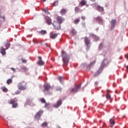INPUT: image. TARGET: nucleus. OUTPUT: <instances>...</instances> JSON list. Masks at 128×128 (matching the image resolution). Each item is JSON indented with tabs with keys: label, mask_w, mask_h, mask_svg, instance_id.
Wrapping results in <instances>:
<instances>
[{
	"label": "nucleus",
	"mask_w": 128,
	"mask_h": 128,
	"mask_svg": "<svg viewBox=\"0 0 128 128\" xmlns=\"http://www.w3.org/2000/svg\"><path fill=\"white\" fill-rule=\"evenodd\" d=\"M80 88V84L78 85L76 87L72 89L71 92H78V90Z\"/></svg>",
	"instance_id": "0eeeda50"
},
{
	"label": "nucleus",
	"mask_w": 128,
	"mask_h": 128,
	"mask_svg": "<svg viewBox=\"0 0 128 128\" xmlns=\"http://www.w3.org/2000/svg\"><path fill=\"white\" fill-rule=\"evenodd\" d=\"M40 102H42V104H46V100L44 98H42L40 99Z\"/></svg>",
	"instance_id": "473e14b6"
},
{
	"label": "nucleus",
	"mask_w": 128,
	"mask_h": 128,
	"mask_svg": "<svg viewBox=\"0 0 128 128\" xmlns=\"http://www.w3.org/2000/svg\"><path fill=\"white\" fill-rule=\"evenodd\" d=\"M42 114H44V111L42 110H40L39 112H38L35 115V118H36V120H40Z\"/></svg>",
	"instance_id": "423d86ee"
},
{
	"label": "nucleus",
	"mask_w": 128,
	"mask_h": 128,
	"mask_svg": "<svg viewBox=\"0 0 128 128\" xmlns=\"http://www.w3.org/2000/svg\"><path fill=\"white\" fill-rule=\"evenodd\" d=\"M92 2H96V0H90Z\"/></svg>",
	"instance_id": "864d4df0"
},
{
	"label": "nucleus",
	"mask_w": 128,
	"mask_h": 128,
	"mask_svg": "<svg viewBox=\"0 0 128 128\" xmlns=\"http://www.w3.org/2000/svg\"><path fill=\"white\" fill-rule=\"evenodd\" d=\"M22 69L24 70L25 72H26V70H27V68L26 67L23 68Z\"/></svg>",
	"instance_id": "de8ad7c7"
},
{
	"label": "nucleus",
	"mask_w": 128,
	"mask_h": 128,
	"mask_svg": "<svg viewBox=\"0 0 128 128\" xmlns=\"http://www.w3.org/2000/svg\"><path fill=\"white\" fill-rule=\"evenodd\" d=\"M44 92H45L46 90L48 92V90H50V88H52V86L48 84H46L44 86Z\"/></svg>",
	"instance_id": "9d476101"
},
{
	"label": "nucleus",
	"mask_w": 128,
	"mask_h": 128,
	"mask_svg": "<svg viewBox=\"0 0 128 128\" xmlns=\"http://www.w3.org/2000/svg\"><path fill=\"white\" fill-rule=\"evenodd\" d=\"M46 22L47 24H48L49 26L52 24V19L48 16H46Z\"/></svg>",
	"instance_id": "9b49d317"
},
{
	"label": "nucleus",
	"mask_w": 128,
	"mask_h": 128,
	"mask_svg": "<svg viewBox=\"0 0 128 128\" xmlns=\"http://www.w3.org/2000/svg\"><path fill=\"white\" fill-rule=\"evenodd\" d=\"M12 83V79L10 78L8 79L6 81L7 84H10Z\"/></svg>",
	"instance_id": "393cba45"
},
{
	"label": "nucleus",
	"mask_w": 128,
	"mask_h": 128,
	"mask_svg": "<svg viewBox=\"0 0 128 128\" xmlns=\"http://www.w3.org/2000/svg\"><path fill=\"white\" fill-rule=\"evenodd\" d=\"M8 103L9 104H12V108H16L18 104L16 102V98L10 99L8 101Z\"/></svg>",
	"instance_id": "7ed1b4c3"
},
{
	"label": "nucleus",
	"mask_w": 128,
	"mask_h": 128,
	"mask_svg": "<svg viewBox=\"0 0 128 128\" xmlns=\"http://www.w3.org/2000/svg\"><path fill=\"white\" fill-rule=\"evenodd\" d=\"M84 42L87 46H88V44H90V39L88 38V37L84 38Z\"/></svg>",
	"instance_id": "2eb2a0df"
},
{
	"label": "nucleus",
	"mask_w": 128,
	"mask_h": 128,
	"mask_svg": "<svg viewBox=\"0 0 128 128\" xmlns=\"http://www.w3.org/2000/svg\"><path fill=\"white\" fill-rule=\"evenodd\" d=\"M42 0V2H46V0Z\"/></svg>",
	"instance_id": "6e6d98bb"
},
{
	"label": "nucleus",
	"mask_w": 128,
	"mask_h": 128,
	"mask_svg": "<svg viewBox=\"0 0 128 128\" xmlns=\"http://www.w3.org/2000/svg\"><path fill=\"white\" fill-rule=\"evenodd\" d=\"M41 126H42V128H46V126H48V122H44L43 124H42Z\"/></svg>",
	"instance_id": "cd10ccee"
},
{
	"label": "nucleus",
	"mask_w": 128,
	"mask_h": 128,
	"mask_svg": "<svg viewBox=\"0 0 128 128\" xmlns=\"http://www.w3.org/2000/svg\"><path fill=\"white\" fill-rule=\"evenodd\" d=\"M96 10L98 12H104V7H102L98 5L96 6Z\"/></svg>",
	"instance_id": "ddd939ff"
},
{
	"label": "nucleus",
	"mask_w": 128,
	"mask_h": 128,
	"mask_svg": "<svg viewBox=\"0 0 128 128\" xmlns=\"http://www.w3.org/2000/svg\"><path fill=\"white\" fill-rule=\"evenodd\" d=\"M110 126V128H112V126Z\"/></svg>",
	"instance_id": "13d9d810"
},
{
	"label": "nucleus",
	"mask_w": 128,
	"mask_h": 128,
	"mask_svg": "<svg viewBox=\"0 0 128 128\" xmlns=\"http://www.w3.org/2000/svg\"><path fill=\"white\" fill-rule=\"evenodd\" d=\"M22 62H24V64H26V60H24V59H22Z\"/></svg>",
	"instance_id": "37998d69"
},
{
	"label": "nucleus",
	"mask_w": 128,
	"mask_h": 128,
	"mask_svg": "<svg viewBox=\"0 0 128 128\" xmlns=\"http://www.w3.org/2000/svg\"><path fill=\"white\" fill-rule=\"evenodd\" d=\"M38 60L37 62V64L39 66H44V62H43L42 60V57L38 56Z\"/></svg>",
	"instance_id": "1a4fd4ad"
},
{
	"label": "nucleus",
	"mask_w": 128,
	"mask_h": 128,
	"mask_svg": "<svg viewBox=\"0 0 128 128\" xmlns=\"http://www.w3.org/2000/svg\"><path fill=\"white\" fill-rule=\"evenodd\" d=\"M90 36H94V34H90Z\"/></svg>",
	"instance_id": "09e8293b"
},
{
	"label": "nucleus",
	"mask_w": 128,
	"mask_h": 128,
	"mask_svg": "<svg viewBox=\"0 0 128 128\" xmlns=\"http://www.w3.org/2000/svg\"><path fill=\"white\" fill-rule=\"evenodd\" d=\"M110 124H112V126L114 125L115 124H116V122L114 121V119L110 118Z\"/></svg>",
	"instance_id": "6ab92c4d"
},
{
	"label": "nucleus",
	"mask_w": 128,
	"mask_h": 128,
	"mask_svg": "<svg viewBox=\"0 0 128 128\" xmlns=\"http://www.w3.org/2000/svg\"><path fill=\"white\" fill-rule=\"evenodd\" d=\"M16 94H20V90H17L15 92Z\"/></svg>",
	"instance_id": "ea45409f"
},
{
	"label": "nucleus",
	"mask_w": 128,
	"mask_h": 128,
	"mask_svg": "<svg viewBox=\"0 0 128 128\" xmlns=\"http://www.w3.org/2000/svg\"><path fill=\"white\" fill-rule=\"evenodd\" d=\"M58 80H59L60 82H62V80H64V78H62V76H60L59 78H58Z\"/></svg>",
	"instance_id": "e433bc0d"
},
{
	"label": "nucleus",
	"mask_w": 128,
	"mask_h": 128,
	"mask_svg": "<svg viewBox=\"0 0 128 128\" xmlns=\"http://www.w3.org/2000/svg\"><path fill=\"white\" fill-rule=\"evenodd\" d=\"M105 62H108V60H104L102 64H101V66H100V68H104V66H106V64H104Z\"/></svg>",
	"instance_id": "4be33fe9"
},
{
	"label": "nucleus",
	"mask_w": 128,
	"mask_h": 128,
	"mask_svg": "<svg viewBox=\"0 0 128 128\" xmlns=\"http://www.w3.org/2000/svg\"><path fill=\"white\" fill-rule=\"evenodd\" d=\"M81 18H82V20H86V16H82L81 17Z\"/></svg>",
	"instance_id": "c03bdc74"
},
{
	"label": "nucleus",
	"mask_w": 128,
	"mask_h": 128,
	"mask_svg": "<svg viewBox=\"0 0 128 128\" xmlns=\"http://www.w3.org/2000/svg\"><path fill=\"white\" fill-rule=\"evenodd\" d=\"M44 108H50V104L49 103H45Z\"/></svg>",
	"instance_id": "2f4dec72"
},
{
	"label": "nucleus",
	"mask_w": 128,
	"mask_h": 128,
	"mask_svg": "<svg viewBox=\"0 0 128 128\" xmlns=\"http://www.w3.org/2000/svg\"><path fill=\"white\" fill-rule=\"evenodd\" d=\"M102 44H100V46H99V48L100 50H102Z\"/></svg>",
	"instance_id": "a19ab883"
},
{
	"label": "nucleus",
	"mask_w": 128,
	"mask_h": 128,
	"mask_svg": "<svg viewBox=\"0 0 128 128\" xmlns=\"http://www.w3.org/2000/svg\"><path fill=\"white\" fill-rule=\"evenodd\" d=\"M38 32L40 34H42V36H44V34H46V30H42Z\"/></svg>",
	"instance_id": "a211bd4d"
},
{
	"label": "nucleus",
	"mask_w": 128,
	"mask_h": 128,
	"mask_svg": "<svg viewBox=\"0 0 128 128\" xmlns=\"http://www.w3.org/2000/svg\"><path fill=\"white\" fill-rule=\"evenodd\" d=\"M34 42V44H38V42H38V40H36V39H34V40H33Z\"/></svg>",
	"instance_id": "c9c22d12"
},
{
	"label": "nucleus",
	"mask_w": 128,
	"mask_h": 128,
	"mask_svg": "<svg viewBox=\"0 0 128 128\" xmlns=\"http://www.w3.org/2000/svg\"><path fill=\"white\" fill-rule=\"evenodd\" d=\"M106 92H107L108 94V92H112V91H110V90H106Z\"/></svg>",
	"instance_id": "a18cd8bd"
},
{
	"label": "nucleus",
	"mask_w": 128,
	"mask_h": 128,
	"mask_svg": "<svg viewBox=\"0 0 128 128\" xmlns=\"http://www.w3.org/2000/svg\"><path fill=\"white\" fill-rule=\"evenodd\" d=\"M111 26H110V30H114V27L116 26V20L113 19L111 20L110 22Z\"/></svg>",
	"instance_id": "39448f33"
},
{
	"label": "nucleus",
	"mask_w": 128,
	"mask_h": 128,
	"mask_svg": "<svg viewBox=\"0 0 128 128\" xmlns=\"http://www.w3.org/2000/svg\"><path fill=\"white\" fill-rule=\"evenodd\" d=\"M58 34L52 33L50 36V38L52 40H54V38L58 37Z\"/></svg>",
	"instance_id": "4468645a"
},
{
	"label": "nucleus",
	"mask_w": 128,
	"mask_h": 128,
	"mask_svg": "<svg viewBox=\"0 0 128 128\" xmlns=\"http://www.w3.org/2000/svg\"><path fill=\"white\" fill-rule=\"evenodd\" d=\"M80 22V18H77V19H76L74 20V24H78Z\"/></svg>",
	"instance_id": "a878e982"
},
{
	"label": "nucleus",
	"mask_w": 128,
	"mask_h": 128,
	"mask_svg": "<svg viewBox=\"0 0 128 128\" xmlns=\"http://www.w3.org/2000/svg\"><path fill=\"white\" fill-rule=\"evenodd\" d=\"M62 60L64 62V66H68V62L70 60V58H68V56L64 53V52H62Z\"/></svg>",
	"instance_id": "f257e3e1"
},
{
	"label": "nucleus",
	"mask_w": 128,
	"mask_h": 128,
	"mask_svg": "<svg viewBox=\"0 0 128 128\" xmlns=\"http://www.w3.org/2000/svg\"><path fill=\"white\" fill-rule=\"evenodd\" d=\"M80 12V8H78V7H75V12Z\"/></svg>",
	"instance_id": "f704fd0d"
},
{
	"label": "nucleus",
	"mask_w": 128,
	"mask_h": 128,
	"mask_svg": "<svg viewBox=\"0 0 128 128\" xmlns=\"http://www.w3.org/2000/svg\"><path fill=\"white\" fill-rule=\"evenodd\" d=\"M10 70H12L13 72H16V68H10Z\"/></svg>",
	"instance_id": "58836bf2"
},
{
	"label": "nucleus",
	"mask_w": 128,
	"mask_h": 128,
	"mask_svg": "<svg viewBox=\"0 0 128 128\" xmlns=\"http://www.w3.org/2000/svg\"><path fill=\"white\" fill-rule=\"evenodd\" d=\"M62 100H58L56 104H54L53 105L54 108H58L59 106H62Z\"/></svg>",
	"instance_id": "6e6552de"
},
{
	"label": "nucleus",
	"mask_w": 128,
	"mask_h": 128,
	"mask_svg": "<svg viewBox=\"0 0 128 128\" xmlns=\"http://www.w3.org/2000/svg\"><path fill=\"white\" fill-rule=\"evenodd\" d=\"M95 84H98V82H95Z\"/></svg>",
	"instance_id": "8fccbe9b"
},
{
	"label": "nucleus",
	"mask_w": 128,
	"mask_h": 128,
	"mask_svg": "<svg viewBox=\"0 0 128 128\" xmlns=\"http://www.w3.org/2000/svg\"><path fill=\"white\" fill-rule=\"evenodd\" d=\"M0 50L2 54V56H6V49H4V48L3 47H1Z\"/></svg>",
	"instance_id": "f3484780"
},
{
	"label": "nucleus",
	"mask_w": 128,
	"mask_h": 128,
	"mask_svg": "<svg viewBox=\"0 0 128 128\" xmlns=\"http://www.w3.org/2000/svg\"><path fill=\"white\" fill-rule=\"evenodd\" d=\"M72 34L73 36H74V34H76V31L74 29L72 30Z\"/></svg>",
	"instance_id": "c756f323"
},
{
	"label": "nucleus",
	"mask_w": 128,
	"mask_h": 128,
	"mask_svg": "<svg viewBox=\"0 0 128 128\" xmlns=\"http://www.w3.org/2000/svg\"><path fill=\"white\" fill-rule=\"evenodd\" d=\"M66 9H62L60 12V14L62 15L66 14Z\"/></svg>",
	"instance_id": "5701e85b"
},
{
	"label": "nucleus",
	"mask_w": 128,
	"mask_h": 128,
	"mask_svg": "<svg viewBox=\"0 0 128 128\" xmlns=\"http://www.w3.org/2000/svg\"><path fill=\"white\" fill-rule=\"evenodd\" d=\"M58 4V1L56 0L53 3V6H56Z\"/></svg>",
	"instance_id": "7c9ffc66"
},
{
	"label": "nucleus",
	"mask_w": 128,
	"mask_h": 128,
	"mask_svg": "<svg viewBox=\"0 0 128 128\" xmlns=\"http://www.w3.org/2000/svg\"><path fill=\"white\" fill-rule=\"evenodd\" d=\"M46 14H50V12H48V11H47V12H46Z\"/></svg>",
	"instance_id": "3c124183"
},
{
	"label": "nucleus",
	"mask_w": 128,
	"mask_h": 128,
	"mask_svg": "<svg viewBox=\"0 0 128 128\" xmlns=\"http://www.w3.org/2000/svg\"><path fill=\"white\" fill-rule=\"evenodd\" d=\"M126 70H128V66H126Z\"/></svg>",
	"instance_id": "603ef678"
},
{
	"label": "nucleus",
	"mask_w": 128,
	"mask_h": 128,
	"mask_svg": "<svg viewBox=\"0 0 128 128\" xmlns=\"http://www.w3.org/2000/svg\"><path fill=\"white\" fill-rule=\"evenodd\" d=\"M57 22H58V24H62V22H64V18L60 17V16H58L56 18Z\"/></svg>",
	"instance_id": "f8f14e48"
},
{
	"label": "nucleus",
	"mask_w": 128,
	"mask_h": 128,
	"mask_svg": "<svg viewBox=\"0 0 128 128\" xmlns=\"http://www.w3.org/2000/svg\"><path fill=\"white\" fill-rule=\"evenodd\" d=\"M100 40V38H97V40Z\"/></svg>",
	"instance_id": "4d7b16f0"
},
{
	"label": "nucleus",
	"mask_w": 128,
	"mask_h": 128,
	"mask_svg": "<svg viewBox=\"0 0 128 128\" xmlns=\"http://www.w3.org/2000/svg\"><path fill=\"white\" fill-rule=\"evenodd\" d=\"M5 46L6 48V50H8L10 46V44L8 42H6V44H5Z\"/></svg>",
	"instance_id": "c85d7f7f"
},
{
	"label": "nucleus",
	"mask_w": 128,
	"mask_h": 128,
	"mask_svg": "<svg viewBox=\"0 0 128 128\" xmlns=\"http://www.w3.org/2000/svg\"><path fill=\"white\" fill-rule=\"evenodd\" d=\"M42 12L46 13V12H48V10L46 8H44V9H42Z\"/></svg>",
	"instance_id": "79ce46f5"
},
{
	"label": "nucleus",
	"mask_w": 128,
	"mask_h": 128,
	"mask_svg": "<svg viewBox=\"0 0 128 128\" xmlns=\"http://www.w3.org/2000/svg\"><path fill=\"white\" fill-rule=\"evenodd\" d=\"M96 60H94V61H93L92 62L90 63V66H92V64H96Z\"/></svg>",
	"instance_id": "4c0bfd02"
},
{
	"label": "nucleus",
	"mask_w": 128,
	"mask_h": 128,
	"mask_svg": "<svg viewBox=\"0 0 128 128\" xmlns=\"http://www.w3.org/2000/svg\"><path fill=\"white\" fill-rule=\"evenodd\" d=\"M52 24L54 28V30H60V24L58 22L54 21Z\"/></svg>",
	"instance_id": "20e7f679"
},
{
	"label": "nucleus",
	"mask_w": 128,
	"mask_h": 128,
	"mask_svg": "<svg viewBox=\"0 0 128 128\" xmlns=\"http://www.w3.org/2000/svg\"><path fill=\"white\" fill-rule=\"evenodd\" d=\"M18 86L20 90H26V82L24 81L18 84Z\"/></svg>",
	"instance_id": "f03ea898"
},
{
	"label": "nucleus",
	"mask_w": 128,
	"mask_h": 128,
	"mask_svg": "<svg viewBox=\"0 0 128 128\" xmlns=\"http://www.w3.org/2000/svg\"><path fill=\"white\" fill-rule=\"evenodd\" d=\"M125 58H126V60H128V54H126Z\"/></svg>",
	"instance_id": "49530a36"
},
{
	"label": "nucleus",
	"mask_w": 128,
	"mask_h": 128,
	"mask_svg": "<svg viewBox=\"0 0 128 128\" xmlns=\"http://www.w3.org/2000/svg\"><path fill=\"white\" fill-rule=\"evenodd\" d=\"M1 90L4 92H8V88H6V86H2L1 88Z\"/></svg>",
	"instance_id": "412c9836"
},
{
	"label": "nucleus",
	"mask_w": 128,
	"mask_h": 128,
	"mask_svg": "<svg viewBox=\"0 0 128 128\" xmlns=\"http://www.w3.org/2000/svg\"><path fill=\"white\" fill-rule=\"evenodd\" d=\"M40 43L43 44V46H48V44L44 42V41L42 40L40 42Z\"/></svg>",
	"instance_id": "72a5a7b5"
},
{
	"label": "nucleus",
	"mask_w": 128,
	"mask_h": 128,
	"mask_svg": "<svg viewBox=\"0 0 128 128\" xmlns=\"http://www.w3.org/2000/svg\"><path fill=\"white\" fill-rule=\"evenodd\" d=\"M96 20L98 22H102V18L100 16H97Z\"/></svg>",
	"instance_id": "dca6fc26"
},
{
	"label": "nucleus",
	"mask_w": 128,
	"mask_h": 128,
	"mask_svg": "<svg viewBox=\"0 0 128 128\" xmlns=\"http://www.w3.org/2000/svg\"><path fill=\"white\" fill-rule=\"evenodd\" d=\"M57 128H60V126H58Z\"/></svg>",
	"instance_id": "5fc2aeb1"
},
{
	"label": "nucleus",
	"mask_w": 128,
	"mask_h": 128,
	"mask_svg": "<svg viewBox=\"0 0 128 128\" xmlns=\"http://www.w3.org/2000/svg\"><path fill=\"white\" fill-rule=\"evenodd\" d=\"M118 112V110H117Z\"/></svg>",
	"instance_id": "bf43d9fd"
},
{
	"label": "nucleus",
	"mask_w": 128,
	"mask_h": 128,
	"mask_svg": "<svg viewBox=\"0 0 128 128\" xmlns=\"http://www.w3.org/2000/svg\"><path fill=\"white\" fill-rule=\"evenodd\" d=\"M6 20L4 16H0V22H4Z\"/></svg>",
	"instance_id": "aec40b11"
},
{
	"label": "nucleus",
	"mask_w": 128,
	"mask_h": 128,
	"mask_svg": "<svg viewBox=\"0 0 128 128\" xmlns=\"http://www.w3.org/2000/svg\"><path fill=\"white\" fill-rule=\"evenodd\" d=\"M106 98L107 100H112V96L110 95V94H108V93H107L106 94Z\"/></svg>",
	"instance_id": "bb28decb"
},
{
	"label": "nucleus",
	"mask_w": 128,
	"mask_h": 128,
	"mask_svg": "<svg viewBox=\"0 0 128 128\" xmlns=\"http://www.w3.org/2000/svg\"><path fill=\"white\" fill-rule=\"evenodd\" d=\"M80 4L82 6H86V0H82Z\"/></svg>",
	"instance_id": "b1692460"
}]
</instances>
